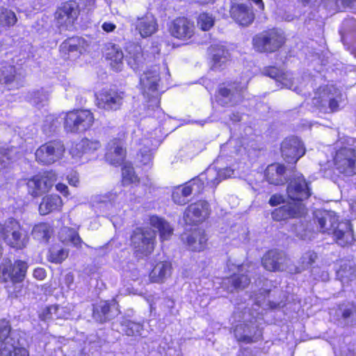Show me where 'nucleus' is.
<instances>
[{"mask_svg": "<svg viewBox=\"0 0 356 356\" xmlns=\"http://www.w3.org/2000/svg\"><path fill=\"white\" fill-rule=\"evenodd\" d=\"M352 313H353L352 309H345L343 312V318H347L351 316Z\"/></svg>", "mask_w": 356, "mask_h": 356, "instance_id": "obj_61", "label": "nucleus"}, {"mask_svg": "<svg viewBox=\"0 0 356 356\" xmlns=\"http://www.w3.org/2000/svg\"><path fill=\"white\" fill-rule=\"evenodd\" d=\"M56 190L62 193L65 196H67L69 195V191L67 186L62 183H58L56 185Z\"/></svg>", "mask_w": 356, "mask_h": 356, "instance_id": "obj_59", "label": "nucleus"}, {"mask_svg": "<svg viewBox=\"0 0 356 356\" xmlns=\"http://www.w3.org/2000/svg\"><path fill=\"white\" fill-rule=\"evenodd\" d=\"M213 61V67L220 68L229 60L230 54L221 44H215L209 49Z\"/></svg>", "mask_w": 356, "mask_h": 356, "instance_id": "obj_35", "label": "nucleus"}, {"mask_svg": "<svg viewBox=\"0 0 356 356\" xmlns=\"http://www.w3.org/2000/svg\"><path fill=\"white\" fill-rule=\"evenodd\" d=\"M74 277L73 273H68L65 275L64 283L67 289H71L74 283Z\"/></svg>", "mask_w": 356, "mask_h": 356, "instance_id": "obj_58", "label": "nucleus"}, {"mask_svg": "<svg viewBox=\"0 0 356 356\" xmlns=\"http://www.w3.org/2000/svg\"><path fill=\"white\" fill-rule=\"evenodd\" d=\"M0 355L29 356L28 350L19 344L15 332L11 331L8 321L0 320Z\"/></svg>", "mask_w": 356, "mask_h": 356, "instance_id": "obj_2", "label": "nucleus"}, {"mask_svg": "<svg viewBox=\"0 0 356 356\" xmlns=\"http://www.w3.org/2000/svg\"><path fill=\"white\" fill-rule=\"evenodd\" d=\"M33 277L39 280H42L46 277V271L44 268H38L33 271Z\"/></svg>", "mask_w": 356, "mask_h": 356, "instance_id": "obj_56", "label": "nucleus"}, {"mask_svg": "<svg viewBox=\"0 0 356 356\" xmlns=\"http://www.w3.org/2000/svg\"><path fill=\"white\" fill-rule=\"evenodd\" d=\"M234 121H239L241 120V116L239 115H234V118H232Z\"/></svg>", "mask_w": 356, "mask_h": 356, "instance_id": "obj_64", "label": "nucleus"}, {"mask_svg": "<svg viewBox=\"0 0 356 356\" xmlns=\"http://www.w3.org/2000/svg\"><path fill=\"white\" fill-rule=\"evenodd\" d=\"M140 146L139 153L137 154L138 160L143 165H150L152 162V151L157 146L159 140L154 138H143L135 139Z\"/></svg>", "mask_w": 356, "mask_h": 356, "instance_id": "obj_23", "label": "nucleus"}, {"mask_svg": "<svg viewBox=\"0 0 356 356\" xmlns=\"http://www.w3.org/2000/svg\"><path fill=\"white\" fill-rule=\"evenodd\" d=\"M194 192H197L196 185L193 184V181H191L184 186H179L176 187L172 194V197L175 203L184 205L188 201V196Z\"/></svg>", "mask_w": 356, "mask_h": 356, "instance_id": "obj_31", "label": "nucleus"}, {"mask_svg": "<svg viewBox=\"0 0 356 356\" xmlns=\"http://www.w3.org/2000/svg\"><path fill=\"white\" fill-rule=\"evenodd\" d=\"M59 238L64 243H71L78 247L81 243V239L77 232L72 228L63 227L59 232Z\"/></svg>", "mask_w": 356, "mask_h": 356, "instance_id": "obj_39", "label": "nucleus"}, {"mask_svg": "<svg viewBox=\"0 0 356 356\" xmlns=\"http://www.w3.org/2000/svg\"><path fill=\"white\" fill-rule=\"evenodd\" d=\"M83 40L79 38H72L63 42L60 46L63 51H67L68 54L74 53V56L80 54L82 51L81 43Z\"/></svg>", "mask_w": 356, "mask_h": 356, "instance_id": "obj_42", "label": "nucleus"}, {"mask_svg": "<svg viewBox=\"0 0 356 356\" xmlns=\"http://www.w3.org/2000/svg\"><path fill=\"white\" fill-rule=\"evenodd\" d=\"M282 155L288 163H296L305 153L302 141L296 137L286 138L281 145Z\"/></svg>", "mask_w": 356, "mask_h": 356, "instance_id": "obj_13", "label": "nucleus"}, {"mask_svg": "<svg viewBox=\"0 0 356 356\" xmlns=\"http://www.w3.org/2000/svg\"><path fill=\"white\" fill-rule=\"evenodd\" d=\"M106 58L115 71H120L123 67L124 54L121 49L115 44H108L106 50Z\"/></svg>", "mask_w": 356, "mask_h": 356, "instance_id": "obj_30", "label": "nucleus"}, {"mask_svg": "<svg viewBox=\"0 0 356 356\" xmlns=\"http://www.w3.org/2000/svg\"><path fill=\"white\" fill-rule=\"evenodd\" d=\"M316 257V254L312 251L305 252L300 258V266L296 267L291 264V262L290 263V267L293 268V272L292 273H300L301 271L308 268L315 261Z\"/></svg>", "mask_w": 356, "mask_h": 356, "instance_id": "obj_41", "label": "nucleus"}, {"mask_svg": "<svg viewBox=\"0 0 356 356\" xmlns=\"http://www.w3.org/2000/svg\"><path fill=\"white\" fill-rule=\"evenodd\" d=\"M17 17L15 12L7 8H0V27L8 29L15 25Z\"/></svg>", "mask_w": 356, "mask_h": 356, "instance_id": "obj_37", "label": "nucleus"}, {"mask_svg": "<svg viewBox=\"0 0 356 356\" xmlns=\"http://www.w3.org/2000/svg\"><path fill=\"white\" fill-rule=\"evenodd\" d=\"M15 70L13 65H5L0 68V84L8 85L15 77Z\"/></svg>", "mask_w": 356, "mask_h": 356, "instance_id": "obj_46", "label": "nucleus"}, {"mask_svg": "<svg viewBox=\"0 0 356 356\" xmlns=\"http://www.w3.org/2000/svg\"><path fill=\"white\" fill-rule=\"evenodd\" d=\"M114 195L111 193H105L104 195H96L91 197V202L93 206L99 204H104V207L109 208L113 205L114 202Z\"/></svg>", "mask_w": 356, "mask_h": 356, "instance_id": "obj_48", "label": "nucleus"}, {"mask_svg": "<svg viewBox=\"0 0 356 356\" xmlns=\"http://www.w3.org/2000/svg\"><path fill=\"white\" fill-rule=\"evenodd\" d=\"M60 309L59 307L57 305H51L50 307H47L43 311L42 314H40V317L43 320H47L50 318H54V316H58V312Z\"/></svg>", "mask_w": 356, "mask_h": 356, "instance_id": "obj_53", "label": "nucleus"}, {"mask_svg": "<svg viewBox=\"0 0 356 356\" xmlns=\"http://www.w3.org/2000/svg\"><path fill=\"white\" fill-rule=\"evenodd\" d=\"M155 232L150 229H136L131 237V246L138 257L147 256L154 248Z\"/></svg>", "mask_w": 356, "mask_h": 356, "instance_id": "obj_4", "label": "nucleus"}, {"mask_svg": "<svg viewBox=\"0 0 356 356\" xmlns=\"http://www.w3.org/2000/svg\"><path fill=\"white\" fill-rule=\"evenodd\" d=\"M171 273L172 266L170 262H158L149 273V280L151 282L163 283L171 275Z\"/></svg>", "mask_w": 356, "mask_h": 356, "instance_id": "obj_28", "label": "nucleus"}, {"mask_svg": "<svg viewBox=\"0 0 356 356\" xmlns=\"http://www.w3.org/2000/svg\"><path fill=\"white\" fill-rule=\"evenodd\" d=\"M122 330L127 336H141L143 332V325L140 323H136L127 318L120 321Z\"/></svg>", "mask_w": 356, "mask_h": 356, "instance_id": "obj_38", "label": "nucleus"}, {"mask_svg": "<svg viewBox=\"0 0 356 356\" xmlns=\"http://www.w3.org/2000/svg\"><path fill=\"white\" fill-rule=\"evenodd\" d=\"M231 17L241 26H248L254 20L252 9L244 4H234L230 9Z\"/></svg>", "mask_w": 356, "mask_h": 356, "instance_id": "obj_25", "label": "nucleus"}, {"mask_svg": "<svg viewBox=\"0 0 356 356\" xmlns=\"http://www.w3.org/2000/svg\"><path fill=\"white\" fill-rule=\"evenodd\" d=\"M125 95L124 92L115 90H105L97 97L99 108L108 111H116L122 105Z\"/></svg>", "mask_w": 356, "mask_h": 356, "instance_id": "obj_14", "label": "nucleus"}, {"mask_svg": "<svg viewBox=\"0 0 356 356\" xmlns=\"http://www.w3.org/2000/svg\"><path fill=\"white\" fill-rule=\"evenodd\" d=\"M59 124L60 122L54 115H48L47 116L44 124L43 125L44 131L46 134L51 133L54 131Z\"/></svg>", "mask_w": 356, "mask_h": 356, "instance_id": "obj_51", "label": "nucleus"}, {"mask_svg": "<svg viewBox=\"0 0 356 356\" xmlns=\"http://www.w3.org/2000/svg\"><path fill=\"white\" fill-rule=\"evenodd\" d=\"M319 230L323 233L332 234L336 242L345 246L350 244L354 238L349 222H338L339 218L333 211H317L315 212Z\"/></svg>", "mask_w": 356, "mask_h": 356, "instance_id": "obj_1", "label": "nucleus"}, {"mask_svg": "<svg viewBox=\"0 0 356 356\" xmlns=\"http://www.w3.org/2000/svg\"><path fill=\"white\" fill-rule=\"evenodd\" d=\"M287 193L289 197L293 201V203H301L310 196L308 184L302 175L296 176L290 181Z\"/></svg>", "mask_w": 356, "mask_h": 356, "instance_id": "obj_15", "label": "nucleus"}, {"mask_svg": "<svg viewBox=\"0 0 356 356\" xmlns=\"http://www.w3.org/2000/svg\"><path fill=\"white\" fill-rule=\"evenodd\" d=\"M334 165L341 173L346 175L356 174V153L349 148L339 149L334 157Z\"/></svg>", "mask_w": 356, "mask_h": 356, "instance_id": "obj_11", "label": "nucleus"}, {"mask_svg": "<svg viewBox=\"0 0 356 356\" xmlns=\"http://www.w3.org/2000/svg\"><path fill=\"white\" fill-rule=\"evenodd\" d=\"M207 238L204 232L200 229H194L186 238L188 248L195 252H200L206 248Z\"/></svg>", "mask_w": 356, "mask_h": 356, "instance_id": "obj_29", "label": "nucleus"}, {"mask_svg": "<svg viewBox=\"0 0 356 356\" xmlns=\"http://www.w3.org/2000/svg\"><path fill=\"white\" fill-rule=\"evenodd\" d=\"M16 152L15 149H3L0 152V169L6 167L9 161L13 159V153Z\"/></svg>", "mask_w": 356, "mask_h": 356, "instance_id": "obj_52", "label": "nucleus"}, {"mask_svg": "<svg viewBox=\"0 0 356 356\" xmlns=\"http://www.w3.org/2000/svg\"><path fill=\"white\" fill-rule=\"evenodd\" d=\"M284 43V37L277 31H270L257 35L253 39L254 48L261 52L274 51Z\"/></svg>", "mask_w": 356, "mask_h": 356, "instance_id": "obj_9", "label": "nucleus"}, {"mask_svg": "<svg viewBox=\"0 0 356 356\" xmlns=\"http://www.w3.org/2000/svg\"><path fill=\"white\" fill-rule=\"evenodd\" d=\"M158 28L156 19L151 14L139 18L136 24V29L143 38H147L154 34Z\"/></svg>", "mask_w": 356, "mask_h": 356, "instance_id": "obj_32", "label": "nucleus"}, {"mask_svg": "<svg viewBox=\"0 0 356 356\" xmlns=\"http://www.w3.org/2000/svg\"><path fill=\"white\" fill-rule=\"evenodd\" d=\"M159 81V67L156 65L147 69L140 76L141 89L147 95L157 91Z\"/></svg>", "mask_w": 356, "mask_h": 356, "instance_id": "obj_21", "label": "nucleus"}, {"mask_svg": "<svg viewBox=\"0 0 356 356\" xmlns=\"http://www.w3.org/2000/svg\"><path fill=\"white\" fill-rule=\"evenodd\" d=\"M102 29L106 33H112L116 29V25L110 22H104L102 25Z\"/></svg>", "mask_w": 356, "mask_h": 356, "instance_id": "obj_57", "label": "nucleus"}, {"mask_svg": "<svg viewBox=\"0 0 356 356\" xmlns=\"http://www.w3.org/2000/svg\"><path fill=\"white\" fill-rule=\"evenodd\" d=\"M122 181L125 184L136 183L138 179L136 175L133 167L125 164L122 168Z\"/></svg>", "mask_w": 356, "mask_h": 356, "instance_id": "obj_49", "label": "nucleus"}, {"mask_svg": "<svg viewBox=\"0 0 356 356\" xmlns=\"http://www.w3.org/2000/svg\"><path fill=\"white\" fill-rule=\"evenodd\" d=\"M149 224L157 229L160 233V238L162 241L168 240L172 235L173 229L170 225L163 218L156 216L149 218Z\"/></svg>", "mask_w": 356, "mask_h": 356, "instance_id": "obj_36", "label": "nucleus"}, {"mask_svg": "<svg viewBox=\"0 0 356 356\" xmlns=\"http://www.w3.org/2000/svg\"><path fill=\"white\" fill-rule=\"evenodd\" d=\"M83 153H92L100 148L101 144L97 140L82 139L77 145Z\"/></svg>", "mask_w": 356, "mask_h": 356, "instance_id": "obj_47", "label": "nucleus"}, {"mask_svg": "<svg viewBox=\"0 0 356 356\" xmlns=\"http://www.w3.org/2000/svg\"><path fill=\"white\" fill-rule=\"evenodd\" d=\"M68 256V251L58 245L52 246L49 251L48 260L52 263L60 264Z\"/></svg>", "mask_w": 356, "mask_h": 356, "instance_id": "obj_43", "label": "nucleus"}, {"mask_svg": "<svg viewBox=\"0 0 356 356\" xmlns=\"http://www.w3.org/2000/svg\"><path fill=\"white\" fill-rule=\"evenodd\" d=\"M285 172L286 168L283 165L280 163H273L266 168L265 177L267 181L271 184H283L286 180Z\"/></svg>", "mask_w": 356, "mask_h": 356, "instance_id": "obj_27", "label": "nucleus"}, {"mask_svg": "<svg viewBox=\"0 0 356 356\" xmlns=\"http://www.w3.org/2000/svg\"><path fill=\"white\" fill-rule=\"evenodd\" d=\"M64 120L67 132L84 131L92 125L94 116L88 110H75L65 113Z\"/></svg>", "mask_w": 356, "mask_h": 356, "instance_id": "obj_5", "label": "nucleus"}, {"mask_svg": "<svg viewBox=\"0 0 356 356\" xmlns=\"http://www.w3.org/2000/svg\"><path fill=\"white\" fill-rule=\"evenodd\" d=\"M169 31L173 37L186 40L194 35L195 26L193 23L187 18L179 17L170 23Z\"/></svg>", "mask_w": 356, "mask_h": 356, "instance_id": "obj_18", "label": "nucleus"}, {"mask_svg": "<svg viewBox=\"0 0 356 356\" xmlns=\"http://www.w3.org/2000/svg\"><path fill=\"white\" fill-rule=\"evenodd\" d=\"M341 98V94L338 89L333 86H327L322 90L318 97L314 98L313 104L321 109L327 106L330 111L334 112L337 111Z\"/></svg>", "mask_w": 356, "mask_h": 356, "instance_id": "obj_12", "label": "nucleus"}, {"mask_svg": "<svg viewBox=\"0 0 356 356\" xmlns=\"http://www.w3.org/2000/svg\"><path fill=\"white\" fill-rule=\"evenodd\" d=\"M28 266L22 260H17L14 264L10 259H3L0 264V280L13 284L22 282L26 275Z\"/></svg>", "mask_w": 356, "mask_h": 356, "instance_id": "obj_6", "label": "nucleus"}, {"mask_svg": "<svg viewBox=\"0 0 356 356\" xmlns=\"http://www.w3.org/2000/svg\"><path fill=\"white\" fill-rule=\"evenodd\" d=\"M305 207L302 203H288L275 209L272 212V218L277 221L296 218L304 213Z\"/></svg>", "mask_w": 356, "mask_h": 356, "instance_id": "obj_24", "label": "nucleus"}, {"mask_svg": "<svg viewBox=\"0 0 356 356\" xmlns=\"http://www.w3.org/2000/svg\"><path fill=\"white\" fill-rule=\"evenodd\" d=\"M57 180V175L54 171L44 172L29 179L26 183L28 192L33 197H38L48 192Z\"/></svg>", "mask_w": 356, "mask_h": 356, "instance_id": "obj_7", "label": "nucleus"}, {"mask_svg": "<svg viewBox=\"0 0 356 356\" xmlns=\"http://www.w3.org/2000/svg\"><path fill=\"white\" fill-rule=\"evenodd\" d=\"M51 233V229L50 225L44 222L35 225L32 230L33 238L40 241H47Z\"/></svg>", "mask_w": 356, "mask_h": 356, "instance_id": "obj_40", "label": "nucleus"}, {"mask_svg": "<svg viewBox=\"0 0 356 356\" xmlns=\"http://www.w3.org/2000/svg\"><path fill=\"white\" fill-rule=\"evenodd\" d=\"M245 87L246 83H245L239 86L220 87L216 96V100L222 106H233L241 101V92Z\"/></svg>", "mask_w": 356, "mask_h": 356, "instance_id": "obj_17", "label": "nucleus"}, {"mask_svg": "<svg viewBox=\"0 0 356 356\" xmlns=\"http://www.w3.org/2000/svg\"><path fill=\"white\" fill-rule=\"evenodd\" d=\"M266 73L270 77L280 82L284 87L293 90L296 92H300L301 91L298 86H293L294 81L291 79V74L288 72H283L275 67H270L267 69Z\"/></svg>", "mask_w": 356, "mask_h": 356, "instance_id": "obj_33", "label": "nucleus"}, {"mask_svg": "<svg viewBox=\"0 0 356 356\" xmlns=\"http://www.w3.org/2000/svg\"><path fill=\"white\" fill-rule=\"evenodd\" d=\"M65 151L60 141H51L41 145L35 152L38 161L44 164H51L58 160Z\"/></svg>", "mask_w": 356, "mask_h": 356, "instance_id": "obj_10", "label": "nucleus"}, {"mask_svg": "<svg viewBox=\"0 0 356 356\" xmlns=\"http://www.w3.org/2000/svg\"><path fill=\"white\" fill-rule=\"evenodd\" d=\"M126 59L127 64L134 71H138L143 67L145 58L141 46L131 43L127 47Z\"/></svg>", "mask_w": 356, "mask_h": 356, "instance_id": "obj_26", "label": "nucleus"}, {"mask_svg": "<svg viewBox=\"0 0 356 356\" xmlns=\"http://www.w3.org/2000/svg\"><path fill=\"white\" fill-rule=\"evenodd\" d=\"M209 206L206 201L191 204L186 209L184 219L186 224L192 225L203 222L209 215Z\"/></svg>", "mask_w": 356, "mask_h": 356, "instance_id": "obj_16", "label": "nucleus"}, {"mask_svg": "<svg viewBox=\"0 0 356 356\" xmlns=\"http://www.w3.org/2000/svg\"><path fill=\"white\" fill-rule=\"evenodd\" d=\"M284 202V197L281 195L275 194L272 195L269 200V204L274 207L277 206Z\"/></svg>", "mask_w": 356, "mask_h": 356, "instance_id": "obj_55", "label": "nucleus"}, {"mask_svg": "<svg viewBox=\"0 0 356 356\" xmlns=\"http://www.w3.org/2000/svg\"><path fill=\"white\" fill-rule=\"evenodd\" d=\"M201 3H209L215 1V0H199Z\"/></svg>", "mask_w": 356, "mask_h": 356, "instance_id": "obj_63", "label": "nucleus"}, {"mask_svg": "<svg viewBox=\"0 0 356 356\" xmlns=\"http://www.w3.org/2000/svg\"><path fill=\"white\" fill-rule=\"evenodd\" d=\"M337 273H338V275L341 276V277H350V274L349 275V273L348 272H346V268H341L337 271Z\"/></svg>", "mask_w": 356, "mask_h": 356, "instance_id": "obj_60", "label": "nucleus"}, {"mask_svg": "<svg viewBox=\"0 0 356 356\" xmlns=\"http://www.w3.org/2000/svg\"><path fill=\"white\" fill-rule=\"evenodd\" d=\"M237 266H235L234 264H232V266L228 265V267H229L231 268V270L233 272V275L234 273H237V268H236Z\"/></svg>", "mask_w": 356, "mask_h": 356, "instance_id": "obj_62", "label": "nucleus"}, {"mask_svg": "<svg viewBox=\"0 0 356 356\" xmlns=\"http://www.w3.org/2000/svg\"><path fill=\"white\" fill-rule=\"evenodd\" d=\"M78 5L75 1L65 2L56 12V19L60 26L68 28L77 19Z\"/></svg>", "mask_w": 356, "mask_h": 356, "instance_id": "obj_19", "label": "nucleus"}, {"mask_svg": "<svg viewBox=\"0 0 356 356\" xmlns=\"http://www.w3.org/2000/svg\"><path fill=\"white\" fill-rule=\"evenodd\" d=\"M215 24V17L212 14L202 13L197 19V25L202 31L210 30Z\"/></svg>", "mask_w": 356, "mask_h": 356, "instance_id": "obj_45", "label": "nucleus"}, {"mask_svg": "<svg viewBox=\"0 0 356 356\" xmlns=\"http://www.w3.org/2000/svg\"><path fill=\"white\" fill-rule=\"evenodd\" d=\"M291 259L284 252L276 250L268 251L263 257L264 267L270 271L286 270L290 273L293 272V268L290 267Z\"/></svg>", "mask_w": 356, "mask_h": 356, "instance_id": "obj_8", "label": "nucleus"}, {"mask_svg": "<svg viewBox=\"0 0 356 356\" xmlns=\"http://www.w3.org/2000/svg\"><path fill=\"white\" fill-rule=\"evenodd\" d=\"M233 174L234 170L229 168L218 170L211 165L193 181L196 185L197 192L200 193L205 187H216L222 179L231 177Z\"/></svg>", "mask_w": 356, "mask_h": 356, "instance_id": "obj_3", "label": "nucleus"}, {"mask_svg": "<svg viewBox=\"0 0 356 356\" xmlns=\"http://www.w3.org/2000/svg\"><path fill=\"white\" fill-rule=\"evenodd\" d=\"M247 264L237 266V273H234L229 277L223 279L222 287L227 291L232 292L236 289H244L250 283V279L245 273L247 271Z\"/></svg>", "mask_w": 356, "mask_h": 356, "instance_id": "obj_20", "label": "nucleus"}, {"mask_svg": "<svg viewBox=\"0 0 356 356\" xmlns=\"http://www.w3.org/2000/svg\"><path fill=\"white\" fill-rule=\"evenodd\" d=\"M125 154L126 151L121 139L113 138L108 143L105 155L108 163L114 165H120L125 158Z\"/></svg>", "mask_w": 356, "mask_h": 356, "instance_id": "obj_22", "label": "nucleus"}, {"mask_svg": "<svg viewBox=\"0 0 356 356\" xmlns=\"http://www.w3.org/2000/svg\"><path fill=\"white\" fill-rule=\"evenodd\" d=\"M68 183L73 186H77L79 183V176L76 172H71L67 177Z\"/></svg>", "mask_w": 356, "mask_h": 356, "instance_id": "obj_54", "label": "nucleus"}, {"mask_svg": "<svg viewBox=\"0 0 356 356\" xmlns=\"http://www.w3.org/2000/svg\"><path fill=\"white\" fill-rule=\"evenodd\" d=\"M49 95L50 92L49 90L41 88L33 93L31 102L37 106L43 105L48 102Z\"/></svg>", "mask_w": 356, "mask_h": 356, "instance_id": "obj_50", "label": "nucleus"}, {"mask_svg": "<svg viewBox=\"0 0 356 356\" xmlns=\"http://www.w3.org/2000/svg\"><path fill=\"white\" fill-rule=\"evenodd\" d=\"M110 305L106 301H102L93 311V317L99 322H104L109 318Z\"/></svg>", "mask_w": 356, "mask_h": 356, "instance_id": "obj_44", "label": "nucleus"}, {"mask_svg": "<svg viewBox=\"0 0 356 356\" xmlns=\"http://www.w3.org/2000/svg\"><path fill=\"white\" fill-rule=\"evenodd\" d=\"M63 204V200L59 195H47L42 198L39 205V212L41 215H47L52 211L60 210Z\"/></svg>", "mask_w": 356, "mask_h": 356, "instance_id": "obj_34", "label": "nucleus"}]
</instances>
